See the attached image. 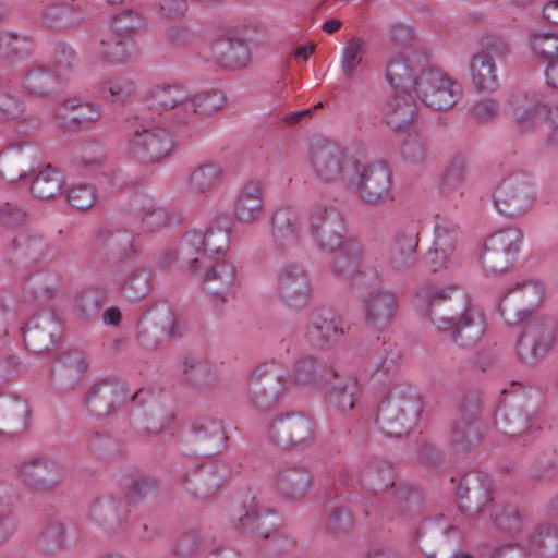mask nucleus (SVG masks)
Returning <instances> with one entry per match:
<instances>
[{
  "label": "nucleus",
  "instance_id": "nucleus-1",
  "mask_svg": "<svg viewBox=\"0 0 558 558\" xmlns=\"http://www.w3.org/2000/svg\"><path fill=\"white\" fill-rule=\"evenodd\" d=\"M310 232L319 248L340 250L333 265L338 277H353L357 284H376L385 274L404 270L414 263L418 232L399 230L388 251L372 248L363 253L354 241H344V221L341 214L325 202L316 203L308 213Z\"/></svg>",
  "mask_w": 558,
  "mask_h": 558
},
{
  "label": "nucleus",
  "instance_id": "nucleus-2",
  "mask_svg": "<svg viewBox=\"0 0 558 558\" xmlns=\"http://www.w3.org/2000/svg\"><path fill=\"white\" fill-rule=\"evenodd\" d=\"M417 311L438 332H450L459 348L477 343L486 332L484 313L471 304L469 294L457 284L424 287L415 295Z\"/></svg>",
  "mask_w": 558,
  "mask_h": 558
},
{
  "label": "nucleus",
  "instance_id": "nucleus-3",
  "mask_svg": "<svg viewBox=\"0 0 558 558\" xmlns=\"http://www.w3.org/2000/svg\"><path fill=\"white\" fill-rule=\"evenodd\" d=\"M172 134L162 125L145 117L128 119L122 126L121 151L141 163H157L171 155Z\"/></svg>",
  "mask_w": 558,
  "mask_h": 558
},
{
  "label": "nucleus",
  "instance_id": "nucleus-4",
  "mask_svg": "<svg viewBox=\"0 0 558 558\" xmlns=\"http://www.w3.org/2000/svg\"><path fill=\"white\" fill-rule=\"evenodd\" d=\"M230 243L228 223L210 226L206 232L190 230L182 238L175 252H169L163 257L162 267H171L181 260L191 272H196L206 262L220 259L226 256Z\"/></svg>",
  "mask_w": 558,
  "mask_h": 558
},
{
  "label": "nucleus",
  "instance_id": "nucleus-5",
  "mask_svg": "<svg viewBox=\"0 0 558 558\" xmlns=\"http://www.w3.org/2000/svg\"><path fill=\"white\" fill-rule=\"evenodd\" d=\"M423 404L416 389L407 383L391 386L383 398L377 424L392 437L410 433L417 424Z\"/></svg>",
  "mask_w": 558,
  "mask_h": 558
},
{
  "label": "nucleus",
  "instance_id": "nucleus-6",
  "mask_svg": "<svg viewBox=\"0 0 558 558\" xmlns=\"http://www.w3.org/2000/svg\"><path fill=\"white\" fill-rule=\"evenodd\" d=\"M233 515L238 520L236 529L244 535L253 536L268 556H278L295 544L290 533L278 527L277 513L269 509L262 510L255 499L248 506H240Z\"/></svg>",
  "mask_w": 558,
  "mask_h": 558
},
{
  "label": "nucleus",
  "instance_id": "nucleus-7",
  "mask_svg": "<svg viewBox=\"0 0 558 558\" xmlns=\"http://www.w3.org/2000/svg\"><path fill=\"white\" fill-rule=\"evenodd\" d=\"M508 113L522 132L535 131L542 122L558 132V101L548 105L536 90H518L508 99Z\"/></svg>",
  "mask_w": 558,
  "mask_h": 558
},
{
  "label": "nucleus",
  "instance_id": "nucleus-8",
  "mask_svg": "<svg viewBox=\"0 0 558 558\" xmlns=\"http://www.w3.org/2000/svg\"><path fill=\"white\" fill-rule=\"evenodd\" d=\"M413 89L423 104L437 110L450 109L462 95L461 85L456 80L433 66L420 70Z\"/></svg>",
  "mask_w": 558,
  "mask_h": 558
},
{
  "label": "nucleus",
  "instance_id": "nucleus-9",
  "mask_svg": "<svg viewBox=\"0 0 558 558\" xmlns=\"http://www.w3.org/2000/svg\"><path fill=\"white\" fill-rule=\"evenodd\" d=\"M350 185L365 203L377 205L391 198L392 173L385 161L361 163L356 160Z\"/></svg>",
  "mask_w": 558,
  "mask_h": 558
},
{
  "label": "nucleus",
  "instance_id": "nucleus-10",
  "mask_svg": "<svg viewBox=\"0 0 558 558\" xmlns=\"http://www.w3.org/2000/svg\"><path fill=\"white\" fill-rule=\"evenodd\" d=\"M535 201V184L525 173H514L504 179L494 194L496 207L508 216L526 213L533 207Z\"/></svg>",
  "mask_w": 558,
  "mask_h": 558
},
{
  "label": "nucleus",
  "instance_id": "nucleus-11",
  "mask_svg": "<svg viewBox=\"0 0 558 558\" xmlns=\"http://www.w3.org/2000/svg\"><path fill=\"white\" fill-rule=\"evenodd\" d=\"M356 166V159L331 142H318L310 151V167L315 177L326 183L337 182Z\"/></svg>",
  "mask_w": 558,
  "mask_h": 558
},
{
  "label": "nucleus",
  "instance_id": "nucleus-12",
  "mask_svg": "<svg viewBox=\"0 0 558 558\" xmlns=\"http://www.w3.org/2000/svg\"><path fill=\"white\" fill-rule=\"evenodd\" d=\"M268 436L272 442L283 448H304L315 438V424L304 414H282L270 422Z\"/></svg>",
  "mask_w": 558,
  "mask_h": 558
},
{
  "label": "nucleus",
  "instance_id": "nucleus-13",
  "mask_svg": "<svg viewBox=\"0 0 558 558\" xmlns=\"http://www.w3.org/2000/svg\"><path fill=\"white\" fill-rule=\"evenodd\" d=\"M204 271L203 288L215 300L227 302L234 296L238 284V267L229 257L206 262L196 271Z\"/></svg>",
  "mask_w": 558,
  "mask_h": 558
},
{
  "label": "nucleus",
  "instance_id": "nucleus-14",
  "mask_svg": "<svg viewBox=\"0 0 558 558\" xmlns=\"http://www.w3.org/2000/svg\"><path fill=\"white\" fill-rule=\"evenodd\" d=\"M288 379H283L280 369L274 363L259 365L252 374L248 383L250 400L260 409L270 408L278 400Z\"/></svg>",
  "mask_w": 558,
  "mask_h": 558
},
{
  "label": "nucleus",
  "instance_id": "nucleus-15",
  "mask_svg": "<svg viewBox=\"0 0 558 558\" xmlns=\"http://www.w3.org/2000/svg\"><path fill=\"white\" fill-rule=\"evenodd\" d=\"M545 294L544 284L536 279L517 282L500 304V314L507 324H513L526 316Z\"/></svg>",
  "mask_w": 558,
  "mask_h": 558
},
{
  "label": "nucleus",
  "instance_id": "nucleus-16",
  "mask_svg": "<svg viewBox=\"0 0 558 558\" xmlns=\"http://www.w3.org/2000/svg\"><path fill=\"white\" fill-rule=\"evenodd\" d=\"M277 291L289 308H301L307 304L312 293L311 279L298 264H286L277 274Z\"/></svg>",
  "mask_w": 558,
  "mask_h": 558
},
{
  "label": "nucleus",
  "instance_id": "nucleus-17",
  "mask_svg": "<svg viewBox=\"0 0 558 558\" xmlns=\"http://www.w3.org/2000/svg\"><path fill=\"white\" fill-rule=\"evenodd\" d=\"M416 262V255L414 256ZM413 265L404 270H392L389 274H385L376 284H357L354 282L353 277H341L342 279L349 280L355 288H365L369 290L367 296H365L366 317L368 322L374 325H380L387 323L393 315V311L397 306L396 295L388 290L381 289V283L385 279L392 277L396 274L407 272L414 267Z\"/></svg>",
  "mask_w": 558,
  "mask_h": 558
},
{
  "label": "nucleus",
  "instance_id": "nucleus-18",
  "mask_svg": "<svg viewBox=\"0 0 558 558\" xmlns=\"http://www.w3.org/2000/svg\"><path fill=\"white\" fill-rule=\"evenodd\" d=\"M522 240L520 230L510 228L492 235L482 256L487 271L496 272L508 268L519 252Z\"/></svg>",
  "mask_w": 558,
  "mask_h": 558
},
{
  "label": "nucleus",
  "instance_id": "nucleus-19",
  "mask_svg": "<svg viewBox=\"0 0 558 558\" xmlns=\"http://www.w3.org/2000/svg\"><path fill=\"white\" fill-rule=\"evenodd\" d=\"M556 327L550 319L531 322L517 343V353L523 361H532L543 356L554 345Z\"/></svg>",
  "mask_w": 558,
  "mask_h": 558
},
{
  "label": "nucleus",
  "instance_id": "nucleus-20",
  "mask_svg": "<svg viewBox=\"0 0 558 558\" xmlns=\"http://www.w3.org/2000/svg\"><path fill=\"white\" fill-rule=\"evenodd\" d=\"M62 465L47 457H33L19 469L20 478L31 488L46 490L56 487L62 480Z\"/></svg>",
  "mask_w": 558,
  "mask_h": 558
},
{
  "label": "nucleus",
  "instance_id": "nucleus-21",
  "mask_svg": "<svg viewBox=\"0 0 558 558\" xmlns=\"http://www.w3.org/2000/svg\"><path fill=\"white\" fill-rule=\"evenodd\" d=\"M37 149L24 142L9 144L0 154V178L15 182L33 171Z\"/></svg>",
  "mask_w": 558,
  "mask_h": 558
},
{
  "label": "nucleus",
  "instance_id": "nucleus-22",
  "mask_svg": "<svg viewBox=\"0 0 558 558\" xmlns=\"http://www.w3.org/2000/svg\"><path fill=\"white\" fill-rule=\"evenodd\" d=\"M60 322L56 313L43 311L32 317L24 330L26 347L34 352L49 351L58 341Z\"/></svg>",
  "mask_w": 558,
  "mask_h": 558
},
{
  "label": "nucleus",
  "instance_id": "nucleus-23",
  "mask_svg": "<svg viewBox=\"0 0 558 558\" xmlns=\"http://www.w3.org/2000/svg\"><path fill=\"white\" fill-rule=\"evenodd\" d=\"M41 21L50 28L69 31L84 25L86 13L81 2L50 1L43 5Z\"/></svg>",
  "mask_w": 558,
  "mask_h": 558
},
{
  "label": "nucleus",
  "instance_id": "nucleus-24",
  "mask_svg": "<svg viewBox=\"0 0 558 558\" xmlns=\"http://www.w3.org/2000/svg\"><path fill=\"white\" fill-rule=\"evenodd\" d=\"M265 209V189L259 180L245 181L239 189L234 202V216L238 221L252 225L258 221Z\"/></svg>",
  "mask_w": 558,
  "mask_h": 558
},
{
  "label": "nucleus",
  "instance_id": "nucleus-25",
  "mask_svg": "<svg viewBox=\"0 0 558 558\" xmlns=\"http://www.w3.org/2000/svg\"><path fill=\"white\" fill-rule=\"evenodd\" d=\"M426 264L433 272L453 270L461 264V254L452 231L442 227L436 229L434 246L426 256Z\"/></svg>",
  "mask_w": 558,
  "mask_h": 558
},
{
  "label": "nucleus",
  "instance_id": "nucleus-26",
  "mask_svg": "<svg viewBox=\"0 0 558 558\" xmlns=\"http://www.w3.org/2000/svg\"><path fill=\"white\" fill-rule=\"evenodd\" d=\"M126 395L122 383L104 380L89 388L85 397L87 410L97 417L109 415Z\"/></svg>",
  "mask_w": 558,
  "mask_h": 558
},
{
  "label": "nucleus",
  "instance_id": "nucleus-27",
  "mask_svg": "<svg viewBox=\"0 0 558 558\" xmlns=\"http://www.w3.org/2000/svg\"><path fill=\"white\" fill-rule=\"evenodd\" d=\"M141 53L137 40L130 36L108 33L100 39L96 50L97 58L109 64H125L135 60Z\"/></svg>",
  "mask_w": 558,
  "mask_h": 558
},
{
  "label": "nucleus",
  "instance_id": "nucleus-28",
  "mask_svg": "<svg viewBox=\"0 0 558 558\" xmlns=\"http://www.w3.org/2000/svg\"><path fill=\"white\" fill-rule=\"evenodd\" d=\"M211 54L223 68L243 66L250 59L245 41L232 29H223L211 45Z\"/></svg>",
  "mask_w": 558,
  "mask_h": 558
},
{
  "label": "nucleus",
  "instance_id": "nucleus-29",
  "mask_svg": "<svg viewBox=\"0 0 558 558\" xmlns=\"http://www.w3.org/2000/svg\"><path fill=\"white\" fill-rule=\"evenodd\" d=\"M274 241L278 248L286 251L300 242V214L293 207L279 208L274 217Z\"/></svg>",
  "mask_w": 558,
  "mask_h": 558
},
{
  "label": "nucleus",
  "instance_id": "nucleus-30",
  "mask_svg": "<svg viewBox=\"0 0 558 558\" xmlns=\"http://www.w3.org/2000/svg\"><path fill=\"white\" fill-rule=\"evenodd\" d=\"M313 485L312 473L303 466L287 468L276 478L278 493L288 500L304 498Z\"/></svg>",
  "mask_w": 558,
  "mask_h": 558
},
{
  "label": "nucleus",
  "instance_id": "nucleus-31",
  "mask_svg": "<svg viewBox=\"0 0 558 558\" xmlns=\"http://www.w3.org/2000/svg\"><path fill=\"white\" fill-rule=\"evenodd\" d=\"M473 86L480 92H494L499 86L497 66L487 49L475 52L469 63Z\"/></svg>",
  "mask_w": 558,
  "mask_h": 558
},
{
  "label": "nucleus",
  "instance_id": "nucleus-32",
  "mask_svg": "<svg viewBox=\"0 0 558 558\" xmlns=\"http://www.w3.org/2000/svg\"><path fill=\"white\" fill-rule=\"evenodd\" d=\"M26 402L16 397L0 398V436H13L27 427Z\"/></svg>",
  "mask_w": 558,
  "mask_h": 558
},
{
  "label": "nucleus",
  "instance_id": "nucleus-33",
  "mask_svg": "<svg viewBox=\"0 0 558 558\" xmlns=\"http://www.w3.org/2000/svg\"><path fill=\"white\" fill-rule=\"evenodd\" d=\"M414 117L415 106L410 93H393L383 109V120L393 131L409 126Z\"/></svg>",
  "mask_w": 558,
  "mask_h": 558
},
{
  "label": "nucleus",
  "instance_id": "nucleus-34",
  "mask_svg": "<svg viewBox=\"0 0 558 558\" xmlns=\"http://www.w3.org/2000/svg\"><path fill=\"white\" fill-rule=\"evenodd\" d=\"M187 100V94L180 84H160L156 85L149 92V107L162 111L174 109L178 121L184 114L183 104Z\"/></svg>",
  "mask_w": 558,
  "mask_h": 558
},
{
  "label": "nucleus",
  "instance_id": "nucleus-35",
  "mask_svg": "<svg viewBox=\"0 0 558 558\" xmlns=\"http://www.w3.org/2000/svg\"><path fill=\"white\" fill-rule=\"evenodd\" d=\"M342 333L343 329L335 322L332 312L320 310L312 315L305 337L311 344L322 345L337 340Z\"/></svg>",
  "mask_w": 558,
  "mask_h": 558
},
{
  "label": "nucleus",
  "instance_id": "nucleus-36",
  "mask_svg": "<svg viewBox=\"0 0 558 558\" xmlns=\"http://www.w3.org/2000/svg\"><path fill=\"white\" fill-rule=\"evenodd\" d=\"M223 167L218 161H206L196 166L187 177V187L194 193L207 194L222 181Z\"/></svg>",
  "mask_w": 558,
  "mask_h": 558
},
{
  "label": "nucleus",
  "instance_id": "nucleus-37",
  "mask_svg": "<svg viewBox=\"0 0 558 558\" xmlns=\"http://www.w3.org/2000/svg\"><path fill=\"white\" fill-rule=\"evenodd\" d=\"M100 108L89 104L80 102L75 98L66 99L56 113L60 125L68 126L70 123L85 124L97 121L100 118Z\"/></svg>",
  "mask_w": 558,
  "mask_h": 558
},
{
  "label": "nucleus",
  "instance_id": "nucleus-38",
  "mask_svg": "<svg viewBox=\"0 0 558 558\" xmlns=\"http://www.w3.org/2000/svg\"><path fill=\"white\" fill-rule=\"evenodd\" d=\"M525 48L532 57L547 64L558 58V33L533 29L526 35Z\"/></svg>",
  "mask_w": 558,
  "mask_h": 558
},
{
  "label": "nucleus",
  "instance_id": "nucleus-39",
  "mask_svg": "<svg viewBox=\"0 0 558 558\" xmlns=\"http://www.w3.org/2000/svg\"><path fill=\"white\" fill-rule=\"evenodd\" d=\"M367 51V43L361 36L350 37L341 48L339 64L345 81L356 76L359 66L363 63Z\"/></svg>",
  "mask_w": 558,
  "mask_h": 558
},
{
  "label": "nucleus",
  "instance_id": "nucleus-40",
  "mask_svg": "<svg viewBox=\"0 0 558 558\" xmlns=\"http://www.w3.org/2000/svg\"><path fill=\"white\" fill-rule=\"evenodd\" d=\"M29 57V40L26 36L7 29L0 31V59L14 66Z\"/></svg>",
  "mask_w": 558,
  "mask_h": 558
},
{
  "label": "nucleus",
  "instance_id": "nucleus-41",
  "mask_svg": "<svg viewBox=\"0 0 558 558\" xmlns=\"http://www.w3.org/2000/svg\"><path fill=\"white\" fill-rule=\"evenodd\" d=\"M414 69L410 66L403 54L392 57L386 69V81L393 93H410L414 88Z\"/></svg>",
  "mask_w": 558,
  "mask_h": 558
},
{
  "label": "nucleus",
  "instance_id": "nucleus-42",
  "mask_svg": "<svg viewBox=\"0 0 558 558\" xmlns=\"http://www.w3.org/2000/svg\"><path fill=\"white\" fill-rule=\"evenodd\" d=\"M333 380L330 383L328 401L340 411L345 412L354 407V395L357 389L356 379L352 376L339 377L337 373L332 374Z\"/></svg>",
  "mask_w": 558,
  "mask_h": 558
},
{
  "label": "nucleus",
  "instance_id": "nucleus-43",
  "mask_svg": "<svg viewBox=\"0 0 558 558\" xmlns=\"http://www.w3.org/2000/svg\"><path fill=\"white\" fill-rule=\"evenodd\" d=\"M58 84L57 74L43 65L31 68L24 75L23 87L34 96H47Z\"/></svg>",
  "mask_w": 558,
  "mask_h": 558
},
{
  "label": "nucleus",
  "instance_id": "nucleus-44",
  "mask_svg": "<svg viewBox=\"0 0 558 558\" xmlns=\"http://www.w3.org/2000/svg\"><path fill=\"white\" fill-rule=\"evenodd\" d=\"M225 104V95L220 90H214L195 95L182 105L184 114L181 117V123L187 122L196 113H210L220 109Z\"/></svg>",
  "mask_w": 558,
  "mask_h": 558
},
{
  "label": "nucleus",
  "instance_id": "nucleus-45",
  "mask_svg": "<svg viewBox=\"0 0 558 558\" xmlns=\"http://www.w3.org/2000/svg\"><path fill=\"white\" fill-rule=\"evenodd\" d=\"M327 373V365L313 357H305L295 364L290 386L308 387L318 383Z\"/></svg>",
  "mask_w": 558,
  "mask_h": 558
},
{
  "label": "nucleus",
  "instance_id": "nucleus-46",
  "mask_svg": "<svg viewBox=\"0 0 558 558\" xmlns=\"http://www.w3.org/2000/svg\"><path fill=\"white\" fill-rule=\"evenodd\" d=\"M150 322L156 323L157 328H159L166 336H175V318L169 306H156L141 319L137 326V337L142 341H144L147 327Z\"/></svg>",
  "mask_w": 558,
  "mask_h": 558
},
{
  "label": "nucleus",
  "instance_id": "nucleus-47",
  "mask_svg": "<svg viewBox=\"0 0 558 558\" xmlns=\"http://www.w3.org/2000/svg\"><path fill=\"white\" fill-rule=\"evenodd\" d=\"M62 187V174L48 165L33 180L31 192L35 197L45 199L56 196Z\"/></svg>",
  "mask_w": 558,
  "mask_h": 558
},
{
  "label": "nucleus",
  "instance_id": "nucleus-48",
  "mask_svg": "<svg viewBox=\"0 0 558 558\" xmlns=\"http://www.w3.org/2000/svg\"><path fill=\"white\" fill-rule=\"evenodd\" d=\"M145 25L143 14L135 10H122L112 15L109 33L118 36H130L136 39Z\"/></svg>",
  "mask_w": 558,
  "mask_h": 558
},
{
  "label": "nucleus",
  "instance_id": "nucleus-49",
  "mask_svg": "<svg viewBox=\"0 0 558 558\" xmlns=\"http://www.w3.org/2000/svg\"><path fill=\"white\" fill-rule=\"evenodd\" d=\"M481 436L478 424L473 418L461 417L452 429V442L458 451L470 450Z\"/></svg>",
  "mask_w": 558,
  "mask_h": 558
},
{
  "label": "nucleus",
  "instance_id": "nucleus-50",
  "mask_svg": "<svg viewBox=\"0 0 558 558\" xmlns=\"http://www.w3.org/2000/svg\"><path fill=\"white\" fill-rule=\"evenodd\" d=\"M135 92V83L124 75H119L106 81L99 90L104 99L112 102H125Z\"/></svg>",
  "mask_w": 558,
  "mask_h": 558
},
{
  "label": "nucleus",
  "instance_id": "nucleus-51",
  "mask_svg": "<svg viewBox=\"0 0 558 558\" xmlns=\"http://www.w3.org/2000/svg\"><path fill=\"white\" fill-rule=\"evenodd\" d=\"M150 278L146 269H136L129 274L121 287L123 296L130 302H137L148 294Z\"/></svg>",
  "mask_w": 558,
  "mask_h": 558
},
{
  "label": "nucleus",
  "instance_id": "nucleus-52",
  "mask_svg": "<svg viewBox=\"0 0 558 558\" xmlns=\"http://www.w3.org/2000/svg\"><path fill=\"white\" fill-rule=\"evenodd\" d=\"M192 430L198 439L214 440L217 449L221 448L228 440L225 428L219 421L205 417L195 418L192 423Z\"/></svg>",
  "mask_w": 558,
  "mask_h": 558
},
{
  "label": "nucleus",
  "instance_id": "nucleus-53",
  "mask_svg": "<svg viewBox=\"0 0 558 558\" xmlns=\"http://www.w3.org/2000/svg\"><path fill=\"white\" fill-rule=\"evenodd\" d=\"M88 364L82 352L69 351L58 361L60 374L69 381L78 380L87 371Z\"/></svg>",
  "mask_w": 558,
  "mask_h": 558
},
{
  "label": "nucleus",
  "instance_id": "nucleus-54",
  "mask_svg": "<svg viewBox=\"0 0 558 558\" xmlns=\"http://www.w3.org/2000/svg\"><path fill=\"white\" fill-rule=\"evenodd\" d=\"M25 101L9 87H0V121H13L24 117Z\"/></svg>",
  "mask_w": 558,
  "mask_h": 558
},
{
  "label": "nucleus",
  "instance_id": "nucleus-55",
  "mask_svg": "<svg viewBox=\"0 0 558 558\" xmlns=\"http://www.w3.org/2000/svg\"><path fill=\"white\" fill-rule=\"evenodd\" d=\"M68 201L74 208L86 210L95 205L97 196L93 187L80 184L69 191Z\"/></svg>",
  "mask_w": 558,
  "mask_h": 558
},
{
  "label": "nucleus",
  "instance_id": "nucleus-56",
  "mask_svg": "<svg viewBox=\"0 0 558 558\" xmlns=\"http://www.w3.org/2000/svg\"><path fill=\"white\" fill-rule=\"evenodd\" d=\"M64 525L60 522L50 523L40 534L39 542L43 549L50 551L59 548L64 541Z\"/></svg>",
  "mask_w": 558,
  "mask_h": 558
},
{
  "label": "nucleus",
  "instance_id": "nucleus-57",
  "mask_svg": "<svg viewBox=\"0 0 558 558\" xmlns=\"http://www.w3.org/2000/svg\"><path fill=\"white\" fill-rule=\"evenodd\" d=\"M402 156L411 163H420L426 158V145L417 135H410L402 146Z\"/></svg>",
  "mask_w": 558,
  "mask_h": 558
},
{
  "label": "nucleus",
  "instance_id": "nucleus-58",
  "mask_svg": "<svg viewBox=\"0 0 558 558\" xmlns=\"http://www.w3.org/2000/svg\"><path fill=\"white\" fill-rule=\"evenodd\" d=\"M466 171V159L463 156L453 157L445 171L444 182L447 185H458L464 180Z\"/></svg>",
  "mask_w": 558,
  "mask_h": 558
},
{
  "label": "nucleus",
  "instance_id": "nucleus-59",
  "mask_svg": "<svg viewBox=\"0 0 558 558\" xmlns=\"http://www.w3.org/2000/svg\"><path fill=\"white\" fill-rule=\"evenodd\" d=\"M77 61L76 52L68 45H61L53 57L54 73L61 74L71 69Z\"/></svg>",
  "mask_w": 558,
  "mask_h": 558
},
{
  "label": "nucleus",
  "instance_id": "nucleus-60",
  "mask_svg": "<svg viewBox=\"0 0 558 558\" xmlns=\"http://www.w3.org/2000/svg\"><path fill=\"white\" fill-rule=\"evenodd\" d=\"M463 483L465 484L466 492L469 494L468 499L471 501V499L473 498L476 500V502L474 507L471 504L461 505L462 508H465L468 511L481 510L486 502L490 501L489 492L486 488V486H483V492H480V489L477 488H471L470 484L472 483V477L469 475L464 476Z\"/></svg>",
  "mask_w": 558,
  "mask_h": 558
},
{
  "label": "nucleus",
  "instance_id": "nucleus-61",
  "mask_svg": "<svg viewBox=\"0 0 558 558\" xmlns=\"http://www.w3.org/2000/svg\"><path fill=\"white\" fill-rule=\"evenodd\" d=\"M533 543L537 544L542 548H558V530L553 526H543L538 529L533 536Z\"/></svg>",
  "mask_w": 558,
  "mask_h": 558
},
{
  "label": "nucleus",
  "instance_id": "nucleus-62",
  "mask_svg": "<svg viewBox=\"0 0 558 558\" xmlns=\"http://www.w3.org/2000/svg\"><path fill=\"white\" fill-rule=\"evenodd\" d=\"M199 546V537L198 534L194 531L185 533L182 535L175 545V551L183 556L189 557L192 556Z\"/></svg>",
  "mask_w": 558,
  "mask_h": 558
},
{
  "label": "nucleus",
  "instance_id": "nucleus-63",
  "mask_svg": "<svg viewBox=\"0 0 558 558\" xmlns=\"http://www.w3.org/2000/svg\"><path fill=\"white\" fill-rule=\"evenodd\" d=\"M1 220L7 226H20L26 219V214L17 206L7 203L0 211Z\"/></svg>",
  "mask_w": 558,
  "mask_h": 558
},
{
  "label": "nucleus",
  "instance_id": "nucleus-64",
  "mask_svg": "<svg viewBox=\"0 0 558 558\" xmlns=\"http://www.w3.org/2000/svg\"><path fill=\"white\" fill-rule=\"evenodd\" d=\"M499 112V104L494 99H485L476 102L473 107L475 119L486 121Z\"/></svg>",
  "mask_w": 558,
  "mask_h": 558
}]
</instances>
